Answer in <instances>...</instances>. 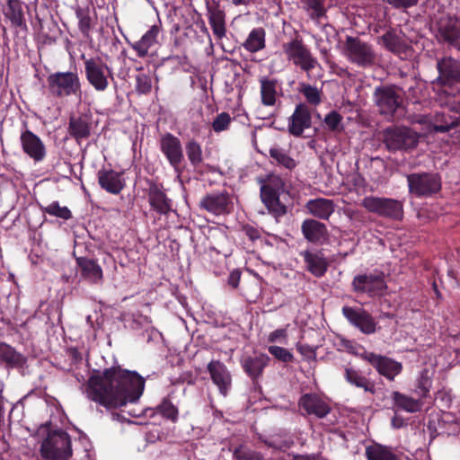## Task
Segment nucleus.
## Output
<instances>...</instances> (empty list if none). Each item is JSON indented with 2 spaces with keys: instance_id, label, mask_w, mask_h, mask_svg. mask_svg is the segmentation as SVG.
Returning a JSON list of instances; mask_svg holds the SVG:
<instances>
[{
  "instance_id": "nucleus-46",
  "label": "nucleus",
  "mask_w": 460,
  "mask_h": 460,
  "mask_svg": "<svg viewBox=\"0 0 460 460\" xmlns=\"http://www.w3.org/2000/svg\"><path fill=\"white\" fill-rule=\"evenodd\" d=\"M6 16L10 19L13 25L20 27L23 23V13L21 6L16 1L8 2Z\"/></svg>"
},
{
  "instance_id": "nucleus-57",
  "label": "nucleus",
  "mask_w": 460,
  "mask_h": 460,
  "mask_svg": "<svg viewBox=\"0 0 460 460\" xmlns=\"http://www.w3.org/2000/svg\"><path fill=\"white\" fill-rule=\"evenodd\" d=\"M318 346H311L306 343L298 342L296 344L297 351L308 359H314L316 356V349Z\"/></svg>"
},
{
  "instance_id": "nucleus-24",
  "label": "nucleus",
  "mask_w": 460,
  "mask_h": 460,
  "mask_svg": "<svg viewBox=\"0 0 460 460\" xmlns=\"http://www.w3.org/2000/svg\"><path fill=\"white\" fill-rule=\"evenodd\" d=\"M305 208L312 216L323 220H327L335 210L333 201L323 198L309 199Z\"/></svg>"
},
{
  "instance_id": "nucleus-6",
  "label": "nucleus",
  "mask_w": 460,
  "mask_h": 460,
  "mask_svg": "<svg viewBox=\"0 0 460 460\" xmlns=\"http://www.w3.org/2000/svg\"><path fill=\"white\" fill-rule=\"evenodd\" d=\"M282 49L289 62L306 73H309L318 65L317 59L304 44L303 40L298 37L283 43Z\"/></svg>"
},
{
  "instance_id": "nucleus-11",
  "label": "nucleus",
  "mask_w": 460,
  "mask_h": 460,
  "mask_svg": "<svg viewBox=\"0 0 460 460\" xmlns=\"http://www.w3.org/2000/svg\"><path fill=\"white\" fill-rule=\"evenodd\" d=\"M360 357L368 362L380 376H383L389 381H394L395 376L400 375L403 368L401 362L374 352L364 351Z\"/></svg>"
},
{
  "instance_id": "nucleus-25",
  "label": "nucleus",
  "mask_w": 460,
  "mask_h": 460,
  "mask_svg": "<svg viewBox=\"0 0 460 460\" xmlns=\"http://www.w3.org/2000/svg\"><path fill=\"white\" fill-rule=\"evenodd\" d=\"M344 378L351 385L362 389L365 393L376 394L375 382L363 376L362 373L353 367L344 369Z\"/></svg>"
},
{
  "instance_id": "nucleus-14",
  "label": "nucleus",
  "mask_w": 460,
  "mask_h": 460,
  "mask_svg": "<svg viewBox=\"0 0 460 460\" xmlns=\"http://www.w3.org/2000/svg\"><path fill=\"white\" fill-rule=\"evenodd\" d=\"M298 406L307 415H314L318 419L326 417L332 411L330 403L317 394H305L299 401Z\"/></svg>"
},
{
  "instance_id": "nucleus-52",
  "label": "nucleus",
  "mask_w": 460,
  "mask_h": 460,
  "mask_svg": "<svg viewBox=\"0 0 460 460\" xmlns=\"http://www.w3.org/2000/svg\"><path fill=\"white\" fill-rule=\"evenodd\" d=\"M342 117L337 111H331L324 118L326 127L333 132H341L343 129L341 125Z\"/></svg>"
},
{
  "instance_id": "nucleus-32",
  "label": "nucleus",
  "mask_w": 460,
  "mask_h": 460,
  "mask_svg": "<svg viewBox=\"0 0 460 460\" xmlns=\"http://www.w3.org/2000/svg\"><path fill=\"white\" fill-rule=\"evenodd\" d=\"M261 99L265 106H274L277 102V81L267 76L260 78Z\"/></svg>"
},
{
  "instance_id": "nucleus-60",
  "label": "nucleus",
  "mask_w": 460,
  "mask_h": 460,
  "mask_svg": "<svg viewBox=\"0 0 460 460\" xmlns=\"http://www.w3.org/2000/svg\"><path fill=\"white\" fill-rule=\"evenodd\" d=\"M287 337V330L284 328L277 329L270 333L268 341L270 342L280 341Z\"/></svg>"
},
{
  "instance_id": "nucleus-64",
  "label": "nucleus",
  "mask_w": 460,
  "mask_h": 460,
  "mask_svg": "<svg viewBox=\"0 0 460 460\" xmlns=\"http://www.w3.org/2000/svg\"><path fill=\"white\" fill-rule=\"evenodd\" d=\"M86 322L94 331H97L102 328L104 318H95L94 321L93 318H86Z\"/></svg>"
},
{
  "instance_id": "nucleus-22",
  "label": "nucleus",
  "mask_w": 460,
  "mask_h": 460,
  "mask_svg": "<svg viewBox=\"0 0 460 460\" xmlns=\"http://www.w3.org/2000/svg\"><path fill=\"white\" fill-rule=\"evenodd\" d=\"M97 176L100 186L109 193L119 194L124 189L121 173L114 170L102 169L98 171Z\"/></svg>"
},
{
  "instance_id": "nucleus-50",
  "label": "nucleus",
  "mask_w": 460,
  "mask_h": 460,
  "mask_svg": "<svg viewBox=\"0 0 460 460\" xmlns=\"http://www.w3.org/2000/svg\"><path fill=\"white\" fill-rule=\"evenodd\" d=\"M447 119L444 114H438L436 117V122L433 124V129L436 132H447L456 126L457 121L456 119L448 118Z\"/></svg>"
},
{
  "instance_id": "nucleus-53",
  "label": "nucleus",
  "mask_w": 460,
  "mask_h": 460,
  "mask_svg": "<svg viewBox=\"0 0 460 460\" xmlns=\"http://www.w3.org/2000/svg\"><path fill=\"white\" fill-rule=\"evenodd\" d=\"M76 17L78 19V25L81 32L84 35H88L92 27V20L88 11L82 8L77 9Z\"/></svg>"
},
{
  "instance_id": "nucleus-16",
  "label": "nucleus",
  "mask_w": 460,
  "mask_h": 460,
  "mask_svg": "<svg viewBox=\"0 0 460 460\" xmlns=\"http://www.w3.org/2000/svg\"><path fill=\"white\" fill-rule=\"evenodd\" d=\"M160 150L164 155L169 164L177 170L183 160V152L181 140L171 133L161 137Z\"/></svg>"
},
{
  "instance_id": "nucleus-44",
  "label": "nucleus",
  "mask_w": 460,
  "mask_h": 460,
  "mask_svg": "<svg viewBox=\"0 0 460 460\" xmlns=\"http://www.w3.org/2000/svg\"><path fill=\"white\" fill-rule=\"evenodd\" d=\"M284 189V182L279 176L270 175L267 181L261 187V196L279 195Z\"/></svg>"
},
{
  "instance_id": "nucleus-20",
  "label": "nucleus",
  "mask_w": 460,
  "mask_h": 460,
  "mask_svg": "<svg viewBox=\"0 0 460 460\" xmlns=\"http://www.w3.org/2000/svg\"><path fill=\"white\" fill-rule=\"evenodd\" d=\"M304 237L314 243H323L329 238L326 226L315 219H305L301 225Z\"/></svg>"
},
{
  "instance_id": "nucleus-9",
  "label": "nucleus",
  "mask_w": 460,
  "mask_h": 460,
  "mask_svg": "<svg viewBox=\"0 0 460 460\" xmlns=\"http://www.w3.org/2000/svg\"><path fill=\"white\" fill-rule=\"evenodd\" d=\"M410 193L417 197H427L441 189V179L437 173H411L407 176Z\"/></svg>"
},
{
  "instance_id": "nucleus-21",
  "label": "nucleus",
  "mask_w": 460,
  "mask_h": 460,
  "mask_svg": "<svg viewBox=\"0 0 460 460\" xmlns=\"http://www.w3.org/2000/svg\"><path fill=\"white\" fill-rule=\"evenodd\" d=\"M270 358L266 354H259L256 356H247L241 361L243 371L255 381L262 376L264 368L269 365Z\"/></svg>"
},
{
  "instance_id": "nucleus-62",
  "label": "nucleus",
  "mask_w": 460,
  "mask_h": 460,
  "mask_svg": "<svg viewBox=\"0 0 460 460\" xmlns=\"http://www.w3.org/2000/svg\"><path fill=\"white\" fill-rule=\"evenodd\" d=\"M240 279H241V272L238 270H234L229 274L227 283L233 288H236L239 285Z\"/></svg>"
},
{
  "instance_id": "nucleus-38",
  "label": "nucleus",
  "mask_w": 460,
  "mask_h": 460,
  "mask_svg": "<svg viewBox=\"0 0 460 460\" xmlns=\"http://www.w3.org/2000/svg\"><path fill=\"white\" fill-rule=\"evenodd\" d=\"M262 202L267 207L269 212L276 218L284 216L287 213V208L279 200V195H268L261 196Z\"/></svg>"
},
{
  "instance_id": "nucleus-30",
  "label": "nucleus",
  "mask_w": 460,
  "mask_h": 460,
  "mask_svg": "<svg viewBox=\"0 0 460 460\" xmlns=\"http://www.w3.org/2000/svg\"><path fill=\"white\" fill-rule=\"evenodd\" d=\"M82 275L92 283L102 281L103 274L101 266L96 261L85 257L76 258Z\"/></svg>"
},
{
  "instance_id": "nucleus-55",
  "label": "nucleus",
  "mask_w": 460,
  "mask_h": 460,
  "mask_svg": "<svg viewBox=\"0 0 460 460\" xmlns=\"http://www.w3.org/2000/svg\"><path fill=\"white\" fill-rule=\"evenodd\" d=\"M126 328H130L136 332H142L151 322L148 318H119Z\"/></svg>"
},
{
  "instance_id": "nucleus-12",
  "label": "nucleus",
  "mask_w": 460,
  "mask_h": 460,
  "mask_svg": "<svg viewBox=\"0 0 460 460\" xmlns=\"http://www.w3.org/2000/svg\"><path fill=\"white\" fill-rule=\"evenodd\" d=\"M355 291L366 293L369 296H382L386 285L382 273L358 275L352 281Z\"/></svg>"
},
{
  "instance_id": "nucleus-18",
  "label": "nucleus",
  "mask_w": 460,
  "mask_h": 460,
  "mask_svg": "<svg viewBox=\"0 0 460 460\" xmlns=\"http://www.w3.org/2000/svg\"><path fill=\"white\" fill-rule=\"evenodd\" d=\"M312 125V117L310 111L305 103H299L296 106L293 114L288 119V131L295 137H300L304 130L309 128Z\"/></svg>"
},
{
  "instance_id": "nucleus-23",
  "label": "nucleus",
  "mask_w": 460,
  "mask_h": 460,
  "mask_svg": "<svg viewBox=\"0 0 460 460\" xmlns=\"http://www.w3.org/2000/svg\"><path fill=\"white\" fill-rule=\"evenodd\" d=\"M437 38L438 40L449 43L455 42L460 36L456 21L448 16H443L437 22Z\"/></svg>"
},
{
  "instance_id": "nucleus-3",
  "label": "nucleus",
  "mask_w": 460,
  "mask_h": 460,
  "mask_svg": "<svg viewBox=\"0 0 460 460\" xmlns=\"http://www.w3.org/2000/svg\"><path fill=\"white\" fill-rule=\"evenodd\" d=\"M343 56L359 67H370L376 62L374 47L358 37L347 36L343 46Z\"/></svg>"
},
{
  "instance_id": "nucleus-41",
  "label": "nucleus",
  "mask_w": 460,
  "mask_h": 460,
  "mask_svg": "<svg viewBox=\"0 0 460 460\" xmlns=\"http://www.w3.org/2000/svg\"><path fill=\"white\" fill-rule=\"evenodd\" d=\"M432 386L431 376L428 368H423L417 378L416 393L420 399L427 398Z\"/></svg>"
},
{
  "instance_id": "nucleus-63",
  "label": "nucleus",
  "mask_w": 460,
  "mask_h": 460,
  "mask_svg": "<svg viewBox=\"0 0 460 460\" xmlns=\"http://www.w3.org/2000/svg\"><path fill=\"white\" fill-rule=\"evenodd\" d=\"M292 460H324L321 454L293 455Z\"/></svg>"
},
{
  "instance_id": "nucleus-15",
  "label": "nucleus",
  "mask_w": 460,
  "mask_h": 460,
  "mask_svg": "<svg viewBox=\"0 0 460 460\" xmlns=\"http://www.w3.org/2000/svg\"><path fill=\"white\" fill-rule=\"evenodd\" d=\"M20 141L22 151L34 162L39 163L44 160L47 155L46 146L36 134L25 129L21 133Z\"/></svg>"
},
{
  "instance_id": "nucleus-17",
  "label": "nucleus",
  "mask_w": 460,
  "mask_h": 460,
  "mask_svg": "<svg viewBox=\"0 0 460 460\" xmlns=\"http://www.w3.org/2000/svg\"><path fill=\"white\" fill-rule=\"evenodd\" d=\"M207 370L219 393L226 396L232 386V376L226 366L219 360H211L207 366Z\"/></svg>"
},
{
  "instance_id": "nucleus-26",
  "label": "nucleus",
  "mask_w": 460,
  "mask_h": 460,
  "mask_svg": "<svg viewBox=\"0 0 460 460\" xmlns=\"http://www.w3.org/2000/svg\"><path fill=\"white\" fill-rule=\"evenodd\" d=\"M208 20L213 31L214 35L217 40H222L226 37V13L217 5L208 7Z\"/></svg>"
},
{
  "instance_id": "nucleus-37",
  "label": "nucleus",
  "mask_w": 460,
  "mask_h": 460,
  "mask_svg": "<svg viewBox=\"0 0 460 460\" xmlns=\"http://www.w3.org/2000/svg\"><path fill=\"white\" fill-rule=\"evenodd\" d=\"M270 158L278 165L286 169L292 170L296 166V161L288 155V154L279 146H272L269 150Z\"/></svg>"
},
{
  "instance_id": "nucleus-35",
  "label": "nucleus",
  "mask_w": 460,
  "mask_h": 460,
  "mask_svg": "<svg viewBox=\"0 0 460 460\" xmlns=\"http://www.w3.org/2000/svg\"><path fill=\"white\" fill-rule=\"evenodd\" d=\"M365 456L367 460H399L391 447L380 444L367 447Z\"/></svg>"
},
{
  "instance_id": "nucleus-39",
  "label": "nucleus",
  "mask_w": 460,
  "mask_h": 460,
  "mask_svg": "<svg viewBox=\"0 0 460 460\" xmlns=\"http://www.w3.org/2000/svg\"><path fill=\"white\" fill-rule=\"evenodd\" d=\"M233 458L234 460H264V455L246 444H240L233 450Z\"/></svg>"
},
{
  "instance_id": "nucleus-58",
  "label": "nucleus",
  "mask_w": 460,
  "mask_h": 460,
  "mask_svg": "<svg viewBox=\"0 0 460 460\" xmlns=\"http://www.w3.org/2000/svg\"><path fill=\"white\" fill-rule=\"evenodd\" d=\"M394 8L406 10L418 4L419 0H386Z\"/></svg>"
},
{
  "instance_id": "nucleus-54",
  "label": "nucleus",
  "mask_w": 460,
  "mask_h": 460,
  "mask_svg": "<svg viewBox=\"0 0 460 460\" xmlns=\"http://www.w3.org/2000/svg\"><path fill=\"white\" fill-rule=\"evenodd\" d=\"M268 350L276 359L283 363H289L294 359L293 354L283 347L270 346Z\"/></svg>"
},
{
  "instance_id": "nucleus-19",
  "label": "nucleus",
  "mask_w": 460,
  "mask_h": 460,
  "mask_svg": "<svg viewBox=\"0 0 460 460\" xmlns=\"http://www.w3.org/2000/svg\"><path fill=\"white\" fill-rule=\"evenodd\" d=\"M200 207L216 216L226 214L230 210V198L226 193L208 194L200 200Z\"/></svg>"
},
{
  "instance_id": "nucleus-48",
  "label": "nucleus",
  "mask_w": 460,
  "mask_h": 460,
  "mask_svg": "<svg viewBox=\"0 0 460 460\" xmlns=\"http://www.w3.org/2000/svg\"><path fill=\"white\" fill-rule=\"evenodd\" d=\"M349 323L358 328L365 334L374 333L376 330V323L374 318H348Z\"/></svg>"
},
{
  "instance_id": "nucleus-8",
  "label": "nucleus",
  "mask_w": 460,
  "mask_h": 460,
  "mask_svg": "<svg viewBox=\"0 0 460 460\" xmlns=\"http://www.w3.org/2000/svg\"><path fill=\"white\" fill-rule=\"evenodd\" d=\"M374 102L383 115L393 116L402 103L401 88L395 85H382L375 89Z\"/></svg>"
},
{
  "instance_id": "nucleus-27",
  "label": "nucleus",
  "mask_w": 460,
  "mask_h": 460,
  "mask_svg": "<svg viewBox=\"0 0 460 460\" xmlns=\"http://www.w3.org/2000/svg\"><path fill=\"white\" fill-rule=\"evenodd\" d=\"M160 32V28L157 25H153L140 40L131 43V48L137 52L139 58H144L148 54L151 47L157 43V37Z\"/></svg>"
},
{
  "instance_id": "nucleus-28",
  "label": "nucleus",
  "mask_w": 460,
  "mask_h": 460,
  "mask_svg": "<svg viewBox=\"0 0 460 460\" xmlns=\"http://www.w3.org/2000/svg\"><path fill=\"white\" fill-rule=\"evenodd\" d=\"M92 125L86 116L71 117L69 119L68 132L77 141L86 139L91 135Z\"/></svg>"
},
{
  "instance_id": "nucleus-31",
  "label": "nucleus",
  "mask_w": 460,
  "mask_h": 460,
  "mask_svg": "<svg viewBox=\"0 0 460 460\" xmlns=\"http://www.w3.org/2000/svg\"><path fill=\"white\" fill-rule=\"evenodd\" d=\"M26 359L22 354L16 351L11 345L0 342V362L4 363L7 367H22Z\"/></svg>"
},
{
  "instance_id": "nucleus-13",
  "label": "nucleus",
  "mask_w": 460,
  "mask_h": 460,
  "mask_svg": "<svg viewBox=\"0 0 460 460\" xmlns=\"http://www.w3.org/2000/svg\"><path fill=\"white\" fill-rule=\"evenodd\" d=\"M438 76L435 82L440 85L453 86L460 84V60L445 57L437 62Z\"/></svg>"
},
{
  "instance_id": "nucleus-59",
  "label": "nucleus",
  "mask_w": 460,
  "mask_h": 460,
  "mask_svg": "<svg viewBox=\"0 0 460 460\" xmlns=\"http://www.w3.org/2000/svg\"><path fill=\"white\" fill-rule=\"evenodd\" d=\"M342 312L344 316H369V314L365 311L361 305H357L354 307L344 306L342 308Z\"/></svg>"
},
{
  "instance_id": "nucleus-1",
  "label": "nucleus",
  "mask_w": 460,
  "mask_h": 460,
  "mask_svg": "<svg viewBox=\"0 0 460 460\" xmlns=\"http://www.w3.org/2000/svg\"><path fill=\"white\" fill-rule=\"evenodd\" d=\"M144 389L145 379L139 374L120 367L105 368L91 376L84 385L86 397L107 411L137 402Z\"/></svg>"
},
{
  "instance_id": "nucleus-7",
  "label": "nucleus",
  "mask_w": 460,
  "mask_h": 460,
  "mask_svg": "<svg viewBox=\"0 0 460 460\" xmlns=\"http://www.w3.org/2000/svg\"><path fill=\"white\" fill-rule=\"evenodd\" d=\"M420 135L408 127H393L384 131V143L390 151H407L417 146Z\"/></svg>"
},
{
  "instance_id": "nucleus-51",
  "label": "nucleus",
  "mask_w": 460,
  "mask_h": 460,
  "mask_svg": "<svg viewBox=\"0 0 460 460\" xmlns=\"http://www.w3.org/2000/svg\"><path fill=\"white\" fill-rule=\"evenodd\" d=\"M136 90L138 93L147 94L152 90V80L149 75L139 73L136 76Z\"/></svg>"
},
{
  "instance_id": "nucleus-42",
  "label": "nucleus",
  "mask_w": 460,
  "mask_h": 460,
  "mask_svg": "<svg viewBox=\"0 0 460 460\" xmlns=\"http://www.w3.org/2000/svg\"><path fill=\"white\" fill-rule=\"evenodd\" d=\"M298 92L304 95L307 102L311 105L317 106L322 102V93L315 86L305 83H299Z\"/></svg>"
},
{
  "instance_id": "nucleus-34",
  "label": "nucleus",
  "mask_w": 460,
  "mask_h": 460,
  "mask_svg": "<svg viewBox=\"0 0 460 460\" xmlns=\"http://www.w3.org/2000/svg\"><path fill=\"white\" fill-rule=\"evenodd\" d=\"M148 199L151 207L160 214H167L171 210L166 195L155 184L149 189Z\"/></svg>"
},
{
  "instance_id": "nucleus-29",
  "label": "nucleus",
  "mask_w": 460,
  "mask_h": 460,
  "mask_svg": "<svg viewBox=\"0 0 460 460\" xmlns=\"http://www.w3.org/2000/svg\"><path fill=\"white\" fill-rule=\"evenodd\" d=\"M306 269L315 277H322L327 270V262L321 252L304 251L301 252Z\"/></svg>"
},
{
  "instance_id": "nucleus-36",
  "label": "nucleus",
  "mask_w": 460,
  "mask_h": 460,
  "mask_svg": "<svg viewBox=\"0 0 460 460\" xmlns=\"http://www.w3.org/2000/svg\"><path fill=\"white\" fill-rule=\"evenodd\" d=\"M243 47L252 53L262 49L265 47L264 30L261 28L253 29L244 41Z\"/></svg>"
},
{
  "instance_id": "nucleus-49",
  "label": "nucleus",
  "mask_w": 460,
  "mask_h": 460,
  "mask_svg": "<svg viewBox=\"0 0 460 460\" xmlns=\"http://www.w3.org/2000/svg\"><path fill=\"white\" fill-rule=\"evenodd\" d=\"M187 156L190 164L194 166L202 162V150L201 146L196 141H190L186 146Z\"/></svg>"
},
{
  "instance_id": "nucleus-47",
  "label": "nucleus",
  "mask_w": 460,
  "mask_h": 460,
  "mask_svg": "<svg viewBox=\"0 0 460 460\" xmlns=\"http://www.w3.org/2000/svg\"><path fill=\"white\" fill-rule=\"evenodd\" d=\"M47 214L65 220L72 217V213L67 207H61L58 201H53L43 208Z\"/></svg>"
},
{
  "instance_id": "nucleus-61",
  "label": "nucleus",
  "mask_w": 460,
  "mask_h": 460,
  "mask_svg": "<svg viewBox=\"0 0 460 460\" xmlns=\"http://www.w3.org/2000/svg\"><path fill=\"white\" fill-rule=\"evenodd\" d=\"M243 232L244 234L249 237L252 241H255L261 237L260 231L249 225H246L243 227Z\"/></svg>"
},
{
  "instance_id": "nucleus-40",
  "label": "nucleus",
  "mask_w": 460,
  "mask_h": 460,
  "mask_svg": "<svg viewBox=\"0 0 460 460\" xmlns=\"http://www.w3.org/2000/svg\"><path fill=\"white\" fill-rule=\"evenodd\" d=\"M155 410L164 419H167L172 422H176L178 420V408L172 402V401L168 397L163 398L162 402L156 406Z\"/></svg>"
},
{
  "instance_id": "nucleus-10",
  "label": "nucleus",
  "mask_w": 460,
  "mask_h": 460,
  "mask_svg": "<svg viewBox=\"0 0 460 460\" xmlns=\"http://www.w3.org/2000/svg\"><path fill=\"white\" fill-rule=\"evenodd\" d=\"M362 206L369 212L381 217L394 219L402 217V205L396 199L369 196L362 200Z\"/></svg>"
},
{
  "instance_id": "nucleus-33",
  "label": "nucleus",
  "mask_w": 460,
  "mask_h": 460,
  "mask_svg": "<svg viewBox=\"0 0 460 460\" xmlns=\"http://www.w3.org/2000/svg\"><path fill=\"white\" fill-rule=\"evenodd\" d=\"M392 399L395 407L407 412H418L422 407L421 399H414L398 391L393 392Z\"/></svg>"
},
{
  "instance_id": "nucleus-56",
  "label": "nucleus",
  "mask_w": 460,
  "mask_h": 460,
  "mask_svg": "<svg viewBox=\"0 0 460 460\" xmlns=\"http://www.w3.org/2000/svg\"><path fill=\"white\" fill-rule=\"evenodd\" d=\"M231 117L228 113L222 112L215 118L212 123V128L215 132L226 130L231 123Z\"/></svg>"
},
{
  "instance_id": "nucleus-2",
  "label": "nucleus",
  "mask_w": 460,
  "mask_h": 460,
  "mask_svg": "<svg viewBox=\"0 0 460 460\" xmlns=\"http://www.w3.org/2000/svg\"><path fill=\"white\" fill-rule=\"evenodd\" d=\"M48 90L54 98L81 95V80L76 71L55 72L47 77Z\"/></svg>"
},
{
  "instance_id": "nucleus-4",
  "label": "nucleus",
  "mask_w": 460,
  "mask_h": 460,
  "mask_svg": "<svg viewBox=\"0 0 460 460\" xmlns=\"http://www.w3.org/2000/svg\"><path fill=\"white\" fill-rule=\"evenodd\" d=\"M72 453L70 436L63 430L49 433L40 446V455L46 460H68Z\"/></svg>"
},
{
  "instance_id": "nucleus-5",
  "label": "nucleus",
  "mask_w": 460,
  "mask_h": 460,
  "mask_svg": "<svg viewBox=\"0 0 460 460\" xmlns=\"http://www.w3.org/2000/svg\"><path fill=\"white\" fill-rule=\"evenodd\" d=\"M84 64L85 77L89 84L96 92H104L110 84V78L113 79V71L100 57L85 58L82 55Z\"/></svg>"
},
{
  "instance_id": "nucleus-45",
  "label": "nucleus",
  "mask_w": 460,
  "mask_h": 460,
  "mask_svg": "<svg viewBox=\"0 0 460 460\" xmlns=\"http://www.w3.org/2000/svg\"><path fill=\"white\" fill-rule=\"evenodd\" d=\"M382 44L390 51L399 53L403 49L401 38L392 31H387L381 37Z\"/></svg>"
},
{
  "instance_id": "nucleus-43",
  "label": "nucleus",
  "mask_w": 460,
  "mask_h": 460,
  "mask_svg": "<svg viewBox=\"0 0 460 460\" xmlns=\"http://www.w3.org/2000/svg\"><path fill=\"white\" fill-rule=\"evenodd\" d=\"M300 2L312 19H320L325 15V0H300Z\"/></svg>"
}]
</instances>
